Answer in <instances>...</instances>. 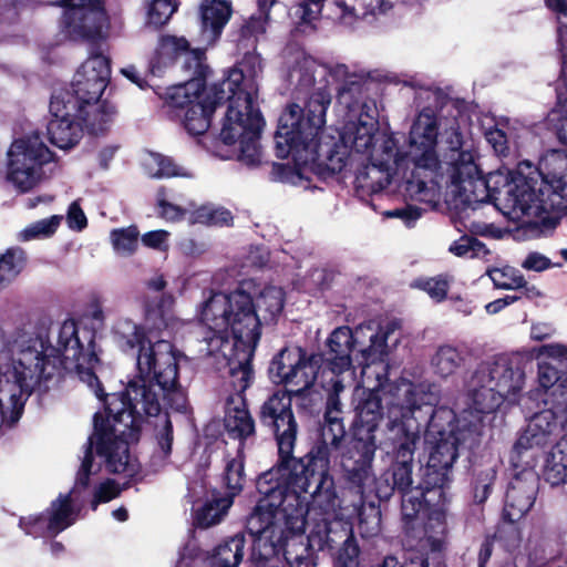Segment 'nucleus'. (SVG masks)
Listing matches in <instances>:
<instances>
[{
	"mask_svg": "<svg viewBox=\"0 0 567 567\" xmlns=\"http://www.w3.org/2000/svg\"><path fill=\"white\" fill-rule=\"evenodd\" d=\"M288 81L299 95L307 99L306 107L289 104L281 113L275 141L279 157L292 156L295 164L278 166L281 182L308 188L310 174L326 177L342 172L353 164L361 165L354 185L362 194H374L394 183L400 193L412 200L409 189L410 171L400 158L399 141L384 134L379 143V130L373 104H359L361 85L348 81L336 87L338 103L349 110L339 138L322 130L331 103V86L347 75V66L329 68L318 63L303 51H297L287 61Z\"/></svg>",
	"mask_w": 567,
	"mask_h": 567,
	"instance_id": "nucleus-1",
	"label": "nucleus"
},
{
	"mask_svg": "<svg viewBox=\"0 0 567 567\" xmlns=\"http://www.w3.org/2000/svg\"><path fill=\"white\" fill-rule=\"evenodd\" d=\"M447 132L449 152L440 161L435 176H420L413 183L408 182L412 200L434 207L441 188L445 187L447 200L456 208L491 199L513 221L547 224L556 218L555 215L565 213V202L551 167L540 165L542 172H538L530 162L524 161L515 171L498 169L483 177L477 154L463 147L460 127L452 126Z\"/></svg>",
	"mask_w": 567,
	"mask_h": 567,
	"instance_id": "nucleus-2",
	"label": "nucleus"
},
{
	"mask_svg": "<svg viewBox=\"0 0 567 567\" xmlns=\"http://www.w3.org/2000/svg\"><path fill=\"white\" fill-rule=\"evenodd\" d=\"M182 354L168 340L142 349L136 357L137 374L124 393L106 394L104 415H94V434L89 437L96 455L112 473L134 477L140 464L131 456L128 441L135 440L144 416H158L163 402L176 412H185L187 398L178 383V361Z\"/></svg>",
	"mask_w": 567,
	"mask_h": 567,
	"instance_id": "nucleus-3",
	"label": "nucleus"
},
{
	"mask_svg": "<svg viewBox=\"0 0 567 567\" xmlns=\"http://www.w3.org/2000/svg\"><path fill=\"white\" fill-rule=\"evenodd\" d=\"M275 472L257 481L262 497L247 519L254 536L252 567H309L310 551L330 547L331 520L340 517V499L328 512L315 504L313 489L274 482Z\"/></svg>",
	"mask_w": 567,
	"mask_h": 567,
	"instance_id": "nucleus-4",
	"label": "nucleus"
},
{
	"mask_svg": "<svg viewBox=\"0 0 567 567\" xmlns=\"http://www.w3.org/2000/svg\"><path fill=\"white\" fill-rule=\"evenodd\" d=\"M383 401L386 405V439L383 443L392 453V465L373 480L370 492L380 501H388L398 491L402 494V515L406 520L413 519L423 511L422 536L432 550H441L446 542L449 528L446 511L443 504L425 506L430 502L427 491L412 487V468L416 443L420 440L417 413L423 406H432L437 395L430 385L414 384L401 380L391 386Z\"/></svg>",
	"mask_w": 567,
	"mask_h": 567,
	"instance_id": "nucleus-5",
	"label": "nucleus"
},
{
	"mask_svg": "<svg viewBox=\"0 0 567 567\" xmlns=\"http://www.w3.org/2000/svg\"><path fill=\"white\" fill-rule=\"evenodd\" d=\"M525 383V374L506 357H496L478 364L466 383L467 408L455 416L452 410L439 409L431 414L425 445L429 451L427 494L442 497L450 482V472L458 456V447H472L478 442L483 416L495 411L504 400L516 401Z\"/></svg>",
	"mask_w": 567,
	"mask_h": 567,
	"instance_id": "nucleus-6",
	"label": "nucleus"
},
{
	"mask_svg": "<svg viewBox=\"0 0 567 567\" xmlns=\"http://www.w3.org/2000/svg\"><path fill=\"white\" fill-rule=\"evenodd\" d=\"M285 306V292L265 287L254 299L241 289L230 293L210 292L197 308V319L205 328L197 343L199 358H212L220 365L236 357L240 364L251 362L261 337V327L274 324Z\"/></svg>",
	"mask_w": 567,
	"mask_h": 567,
	"instance_id": "nucleus-7",
	"label": "nucleus"
},
{
	"mask_svg": "<svg viewBox=\"0 0 567 567\" xmlns=\"http://www.w3.org/2000/svg\"><path fill=\"white\" fill-rule=\"evenodd\" d=\"M395 321L378 323L367 321L354 329L347 326L336 328L327 339L324 358L326 369L320 377L321 386L333 394H340L357 380L354 360L361 368L363 383L370 379V369L375 367L374 389L382 388L386 381L388 357L399 342Z\"/></svg>",
	"mask_w": 567,
	"mask_h": 567,
	"instance_id": "nucleus-8",
	"label": "nucleus"
},
{
	"mask_svg": "<svg viewBox=\"0 0 567 567\" xmlns=\"http://www.w3.org/2000/svg\"><path fill=\"white\" fill-rule=\"evenodd\" d=\"M321 355L308 354L300 347L284 348L270 362L269 377L288 390L275 392L261 406V420L275 429L279 462L293 453L297 423L291 411V394H301L319 378Z\"/></svg>",
	"mask_w": 567,
	"mask_h": 567,
	"instance_id": "nucleus-9",
	"label": "nucleus"
},
{
	"mask_svg": "<svg viewBox=\"0 0 567 567\" xmlns=\"http://www.w3.org/2000/svg\"><path fill=\"white\" fill-rule=\"evenodd\" d=\"M328 392L326 423L321 427L320 440L309 452L307 463L292 455L284 457L275 468L274 482L290 484L301 489L313 487L315 504L331 512L337 506V492L333 477L330 475V455L338 450L344 439V426L333 413L340 412V394Z\"/></svg>",
	"mask_w": 567,
	"mask_h": 567,
	"instance_id": "nucleus-10",
	"label": "nucleus"
},
{
	"mask_svg": "<svg viewBox=\"0 0 567 567\" xmlns=\"http://www.w3.org/2000/svg\"><path fill=\"white\" fill-rule=\"evenodd\" d=\"M228 107L221 123L219 144L214 151L221 159H237L246 166H258L262 162L259 137L264 120L258 100L225 94Z\"/></svg>",
	"mask_w": 567,
	"mask_h": 567,
	"instance_id": "nucleus-11",
	"label": "nucleus"
},
{
	"mask_svg": "<svg viewBox=\"0 0 567 567\" xmlns=\"http://www.w3.org/2000/svg\"><path fill=\"white\" fill-rule=\"evenodd\" d=\"M381 398L369 391L357 405V427L352 447L341 456L347 478L360 488L362 495L373 484L372 464L378 449L374 432L383 419Z\"/></svg>",
	"mask_w": 567,
	"mask_h": 567,
	"instance_id": "nucleus-12",
	"label": "nucleus"
},
{
	"mask_svg": "<svg viewBox=\"0 0 567 567\" xmlns=\"http://www.w3.org/2000/svg\"><path fill=\"white\" fill-rule=\"evenodd\" d=\"M460 127L456 116L443 117L434 110L424 107L412 122L408 136V151H400V158L410 171L405 173L409 182L420 176H435L440 166L437 153L439 136L447 144L450 127Z\"/></svg>",
	"mask_w": 567,
	"mask_h": 567,
	"instance_id": "nucleus-13",
	"label": "nucleus"
},
{
	"mask_svg": "<svg viewBox=\"0 0 567 567\" xmlns=\"http://www.w3.org/2000/svg\"><path fill=\"white\" fill-rule=\"evenodd\" d=\"M53 154L39 134L14 138L7 151L6 181L18 192L27 193L38 185L43 166Z\"/></svg>",
	"mask_w": 567,
	"mask_h": 567,
	"instance_id": "nucleus-14",
	"label": "nucleus"
},
{
	"mask_svg": "<svg viewBox=\"0 0 567 567\" xmlns=\"http://www.w3.org/2000/svg\"><path fill=\"white\" fill-rule=\"evenodd\" d=\"M385 0H303L290 9V17L298 27L313 28L323 14L344 27H352L361 14L384 11Z\"/></svg>",
	"mask_w": 567,
	"mask_h": 567,
	"instance_id": "nucleus-15",
	"label": "nucleus"
},
{
	"mask_svg": "<svg viewBox=\"0 0 567 567\" xmlns=\"http://www.w3.org/2000/svg\"><path fill=\"white\" fill-rule=\"evenodd\" d=\"M208 364L216 370L228 369L229 384L234 391L226 402L225 408V427L229 435L235 439H245L254 433L255 425L250 417L243 398V393L249 386L252 378L250 362L240 364V360L230 355V362L227 365H218L212 358H204Z\"/></svg>",
	"mask_w": 567,
	"mask_h": 567,
	"instance_id": "nucleus-16",
	"label": "nucleus"
},
{
	"mask_svg": "<svg viewBox=\"0 0 567 567\" xmlns=\"http://www.w3.org/2000/svg\"><path fill=\"white\" fill-rule=\"evenodd\" d=\"M101 465L94 461L92 442L86 444L81 467L76 474L73 488L68 494H60L52 501L47 515L50 520V528L53 533L60 534L72 526L79 518V513L84 498L82 489H85L90 483V476L100 471Z\"/></svg>",
	"mask_w": 567,
	"mask_h": 567,
	"instance_id": "nucleus-17",
	"label": "nucleus"
},
{
	"mask_svg": "<svg viewBox=\"0 0 567 567\" xmlns=\"http://www.w3.org/2000/svg\"><path fill=\"white\" fill-rule=\"evenodd\" d=\"M558 42L561 47L567 44V39ZM557 106L549 113V121L556 122L557 136L559 141L567 145V60L564 59L561 65L560 78L557 86ZM544 168L551 167L556 185H559L558 192L563 197L565 213H567V153L551 150L542 158Z\"/></svg>",
	"mask_w": 567,
	"mask_h": 567,
	"instance_id": "nucleus-18",
	"label": "nucleus"
},
{
	"mask_svg": "<svg viewBox=\"0 0 567 567\" xmlns=\"http://www.w3.org/2000/svg\"><path fill=\"white\" fill-rule=\"evenodd\" d=\"M64 7L62 28L72 40H95L106 37L109 19L101 0H61Z\"/></svg>",
	"mask_w": 567,
	"mask_h": 567,
	"instance_id": "nucleus-19",
	"label": "nucleus"
},
{
	"mask_svg": "<svg viewBox=\"0 0 567 567\" xmlns=\"http://www.w3.org/2000/svg\"><path fill=\"white\" fill-rule=\"evenodd\" d=\"M111 76L109 59L101 52H92L74 74L70 89L59 92H70L72 101L80 111L86 105L101 100Z\"/></svg>",
	"mask_w": 567,
	"mask_h": 567,
	"instance_id": "nucleus-20",
	"label": "nucleus"
},
{
	"mask_svg": "<svg viewBox=\"0 0 567 567\" xmlns=\"http://www.w3.org/2000/svg\"><path fill=\"white\" fill-rule=\"evenodd\" d=\"M52 115L48 125L50 141L59 148L73 147L82 137L83 124L70 92H54L50 102Z\"/></svg>",
	"mask_w": 567,
	"mask_h": 567,
	"instance_id": "nucleus-21",
	"label": "nucleus"
},
{
	"mask_svg": "<svg viewBox=\"0 0 567 567\" xmlns=\"http://www.w3.org/2000/svg\"><path fill=\"white\" fill-rule=\"evenodd\" d=\"M262 70V61L258 53H246L236 68L231 69L226 79L210 85L208 94H234L258 100V76ZM209 97V95H207Z\"/></svg>",
	"mask_w": 567,
	"mask_h": 567,
	"instance_id": "nucleus-22",
	"label": "nucleus"
},
{
	"mask_svg": "<svg viewBox=\"0 0 567 567\" xmlns=\"http://www.w3.org/2000/svg\"><path fill=\"white\" fill-rule=\"evenodd\" d=\"M563 421L567 423V413L559 412L558 409L553 406L534 414L518 437L515 450L520 451L546 445L550 441L558 422Z\"/></svg>",
	"mask_w": 567,
	"mask_h": 567,
	"instance_id": "nucleus-23",
	"label": "nucleus"
},
{
	"mask_svg": "<svg viewBox=\"0 0 567 567\" xmlns=\"http://www.w3.org/2000/svg\"><path fill=\"white\" fill-rule=\"evenodd\" d=\"M538 390L547 396L543 399L545 405L567 413V373L565 375L554 365L540 362L537 369Z\"/></svg>",
	"mask_w": 567,
	"mask_h": 567,
	"instance_id": "nucleus-24",
	"label": "nucleus"
},
{
	"mask_svg": "<svg viewBox=\"0 0 567 567\" xmlns=\"http://www.w3.org/2000/svg\"><path fill=\"white\" fill-rule=\"evenodd\" d=\"M110 336L116 347L124 353L137 349L136 357L142 349L154 347L162 340L155 342L148 340L144 327L127 317H118L112 322Z\"/></svg>",
	"mask_w": 567,
	"mask_h": 567,
	"instance_id": "nucleus-25",
	"label": "nucleus"
},
{
	"mask_svg": "<svg viewBox=\"0 0 567 567\" xmlns=\"http://www.w3.org/2000/svg\"><path fill=\"white\" fill-rule=\"evenodd\" d=\"M158 62L167 64L178 58H184L185 66L199 73L203 64L204 52L200 49H190L184 37L163 35L157 47Z\"/></svg>",
	"mask_w": 567,
	"mask_h": 567,
	"instance_id": "nucleus-26",
	"label": "nucleus"
},
{
	"mask_svg": "<svg viewBox=\"0 0 567 567\" xmlns=\"http://www.w3.org/2000/svg\"><path fill=\"white\" fill-rule=\"evenodd\" d=\"M233 13L229 0H203L200 17L203 38L208 44L214 43L221 34Z\"/></svg>",
	"mask_w": 567,
	"mask_h": 567,
	"instance_id": "nucleus-27",
	"label": "nucleus"
},
{
	"mask_svg": "<svg viewBox=\"0 0 567 567\" xmlns=\"http://www.w3.org/2000/svg\"><path fill=\"white\" fill-rule=\"evenodd\" d=\"M535 498L536 485L533 482L515 478L506 493L504 518L511 523L519 520L529 512Z\"/></svg>",
	"mask_w": 567,
	"mask_h": 567,
	"instance_id": "nucleus-28",
	"label": "nucleus"
},
{
	"mask_svg": "<svg viewBox=\"0 0 567 567\" xmlns=\"http://www.w3.org/2000/svg\"><path fill=\"white\" fill-rule=\"evenodd\" d=\"M210 86L205 90V96L196 105H190L184 114L183 124L190 135L204 134L210 126V117L216 106L224 101L223 94H209Z\"/></svg>",
	"mask_w": 567,
	"mask_h": 567,
	"instance_id": "nucleus-29",
	"label": "nucleus"
},
{
	"mask_svg": "<svg viewBox=\"0 0 567 567\" xmlns=\"http://www.w3.org/2000/svg\"><path fill=\"white\" fill-rule=\"evenodd\" d=\"M245 549V535L235 534L214 547L206 557L207 565L208 567H238L244 559Z\"/></svg>",
	"mask_w": 567,
	"mask_h": 567,
	"instance_id": "nucleus-30",
	"label": "nucleus"
},
{
	"mask_svg": "<svg viewBox=\"0 0 567 567\" xmlns=\"http://www.w3.org/2000/svg\"><path fill=\"white\" fill-rule=\"evenodd\" d=\"M202 79H192L183 84L167 87L164 93H158L165 104L172 109H188L205 96Z\"/></svg>",
	"mask_w": 567,
	"mask_h": 567,
	"instance_id": "nucleus-31",
	"label": "nucleus"
},
{
	"mask_svg": "<svg viewBox=\"0 0 567 567\" xmlns=\"http://www.w3.org/2000/svg\"><path fill=\"white\" fill-rule=\"evenodd\" d=\"M233 505L230 496L214 494L199 507L195 509L194 523L202 528H208L219 524Z\"/></svg>",
	"mask_w": 567,
	"mask_h": 567,
	"instance_id": "nucleus-32",
	"label": "nucleus"
},
{
	"mask_svg": "<svg viewBox=\"0 0 567 567\" xmlns=\"http://www.w3.org/2000/svg\"><path fill=\"white\" fill-rule=\"evenodd\" d=\"M76 112L83 126L93 134L107 130L114 116V107L106 101L101 100L93 102L92 105H86L83 111H80L76 106Z\"/></svg>",
	"mask_w": 567,
	"mask_h": 567,
	"instance_id": "nucleus-33",
	"label": "nucleus"
},
{
	"mask_svg": "<svg viewBox=\"0 0 567 567\" xmlns=\"http://www.w3.org/2000/svg\"><path fill=\"white\" fill-rule=\"evenodd\" d=\"M174 305L173 295L164 293L155 307H148L145 311V320L150 327L158 331H173L178 323L173 311Z\"/></svg>",
	"mask_w": 567,
	"mask_h": 567,
	"instance_id": "nucleus-34",
	"label": "nucleus"
},
{
	"mask_svg": "<svg viewBox=\"0 0 567 567\" xmlns=\"http://www.w3.org/2000/svg\"><path fill=\"white\" fill-rule=\"evenodd\" d=\"M145 173L153 178L193 177V174L183 166L174 163L171 157L158 153H148L143 158Z\"/></svg>",
	"mask_w": 567,
	"mask_h": 567,
	"instance_id": "nucleus-35",
	"label": "nucleus"
},
{
	"mask_svg": "<svg viewBox=\"0 0 567 567\" xmlns=\"http://www.w3.org/2000/svg\"><path fill=\"white\" fill-rule=\"evenodd\" d=\"M545 476L551 485L567 483V434L556 444L548 456Z\"/></svg>",
	"mask_w": 567,
	"mask_h": 567,
	"instance_id": "nucleus-36",
	"label": "nucleus"
},
{
	"mask_svg": "<svg viewBox=\"0 0 567 567\" xmlns=\"http://www.w3.org/2000/svg\"><path fill=\"white\" fill-rule=\"evenodd\" d=\"M27 262L25 252L19 248H9L0 257V290L12 284Z\"/></svg>",
	"mask_w": 567,
	"mask_h": 567,
	"instance_id": "nucleus-37",
	"label": "nucleus"
},
{
	"mask_svg": "<svg viewBox=\"0 0 567 567\" xmlns=\"http://www.w3.org/2000/svg\"><path fill=\"white\" fill-rule=\"evenodd\" d=\"M333 567H363L361 547L352 529L347 530V538L332 554Z\"/></svg>",
	"mask_w": 567,
	"mask_h": 567,
	"instance_id": "nucleus-38",
	"label": "nucleus"
},
{
	"mask_svg": "<svg viewBox=\"0 0 567 567\" xmlns=\"http://www.w3.org/2000/svg\"><path fill=\"white\" fill-rule=\"evenodd\" d=\"M464 363V355L453 346L444 344L437 348L431 364L436 374L446 378L455 373Z\"/></svg>",
	"mask_w": 567,
	"mask_h": 567,
	"instance_id": "nucleus-39",
	"label": "nucleus"
},
{
	"mask_svg": "<svg viewBox=\"0 0 567 567\" xmlns=\"http://www.w3.org/2000/svg\"><path fill=\"white\" fill-rule=\"evenodd\" d=\"M140 231L136 226L114 228L110 231V243L120 257H131L138 248Z\"/></svg>",
	"mask_w": 567,
	"mask_h": 567,
	"instance_id": "nucleus-40",
	"label": "nucleus"
},
{
	"mask_svg": "<svg viewBox=\"0 0 567 567\" xmlns=\"http://www.w3.org/2000/svg\"><path fill=\"white\" fill-rule=\"evenodd\" d=\"M61 221V215H53L49 218L31 223L17 234V240L24 243L50 238L55 234Z\"/></svg>",
	"mask_w": 567,
	"mask_h": 567,
	"instance_id": "nucleus-41",
	"label": "nucleus"
},
{
	"mask_svg": "<svg viewBox=\"0 0 567 567\" xmlns=\"http://www.w3.org/2000/svg\"><path fill=\"white\" fill-rule=\"evenodd\" d=\"M449 251L460 258H477L489 260L492 255L484 243L473 236H462L449 246Z\"/></svg>",
	"mask_w": 567,
	"mask_h": 567,
	"instance_id": "nucleus-42",
	"label": "nucleus"
},
{
	"mask_svg": "<svg viewBox=\"0 0 567 567\" xmlns=\"http://www.w3.org/2000/svg\"><path fill=\"white\" fill-rule=\"evenodd\" d=\"M231 213L224 208L214 205H203L195 208L189 214L188 221L190 224H203L212 226H227L231 223Z\"/></svg>",
	"mask_w": 567,
	"mask_h": 567,
	"instance_id": "nucleus-43",
	"label": "nucleus"
},
{
	"mask_svg": "<svg viewBox=\"0 0 567 567\" xmlns=\"http://www.w3.org/2000/svg\"><path fill=\"white\" fill-rule=\"evenodd\" d=\"M154 426V440L156 443V456L163 461L167 460L172 453L174 441L173 424L168 414H159L156 416Z\"/></svg>",
	"mask_w": 567,
	"mask_h": 567,
	"instance_id": "nucleus-44",
	"label": "nucleus"
},
{
	"mask_svg": "<svg viewBox=\"0 0 567 567\" xmlns=\"http://www.w3.org/2000/svg\"><path fill=\"white\" fill-rule=\"evenodd\" d=\"M487 276L494 286L499 289L514 290L526 285V280L520 272L509 266L489 268L486 270Z\"/></svg>",
	"mask_w": 567,
	"mask_h": 567,
	"instance_id": "nucleus-45",
	"label": "nucleus"
},
{
	"mask_svg": "<svg viewBox=\"0 0 567 567\" xmlns=\"http://www.w3.org/2000/svg\"><path fill=\"white\" fill-rule=\"evenodd\" d=\"M147 23L154 27L164 25L176 11V0H146Z\"/></svg>",
	"mask_w": 567,
	"mask_h": 567,
	"instance_id": "nucleus-46",
	"label": "nucleus"
},
{
	"mask_svg": "<svg viewBox=\"0 0 567 567\" xmlns=\"http://www.w3.org/2000/svg\"><path fill=\"white\" fill-rule=\"evenodd\" d=\"M50 520L47 514H33L21 517L19 526L27 535L33 537H54L56 533L50 528Z\"/></svg>",
	"mask_w": 567,
	"mask_h": 567,
	"instance_id": "nucleus-47",
	"label": "nucleus"
},
{
	"mask_svg": "<svg viewBox=\"0 0 567 567\" xmlns=\"http://www.w3.org/2000/svg\"><path fill=\"white\" fill-rule=\"evenodd\" d=\"M225 482L228 488V494L231 499L243 488L244 482V463L241 458H233L227 462L225 468Z\"/></svg>",
	"mask_w": 567,
	"mask_h": 567,
	"instance_id": "nucleus-48",
	"label": "nucleus"
},
{
	"mask_svg": "<svg viewBox=\"0 0 567 567\" xmlns=\"http://www.w3.org/2000/svg\"><path fill=\"white\" fill-rule=\"evenodd\" d=\"M157 205L159 208V215L168 221L188 220L189 214L195 208H183L174 205L165 199L163 193L157 195Z\"/></svg>",
	"mask_w": 567,
	"mask_h": 567,
	"instance_id": "nucleus-49",
	"label": "nucleus"
},
{
	"mask_svg": "<svg viewBox=\"0 0 567 567\" xmlns=\"http://www.w3.org/2000/svg\"><path fill=\"white\" fill-rule=\"evenodd\" d=\"M121 493V487L115 483L114 480H106L94 489L93 499L91 506L96 509L101 503H107L116 498Z\"/></svg>",
	"mask_w": 567,
	"mask_h": 567,
	"instance_id": "nucleus-50",
	"label": "nucleus"
},
{
	"mask_svg": "<svg viewBox=\"0 0 567 567\" xmlns=\"http://www.w3.org/2000/svg\"><path fill=\"white\" fill-rule=\"evenodd\" d=\"M415 286L424 290L432 299L436 301H441L445 298L449 288L447 281L441 277L420 279L416 281Z\"/></svg>",
	"mask_w": 567,
	"mask_h": 567,
	"instance_id": "nucleus-51",
	"label": "nucleus"
},
{
	"mask_svg": "<svg viewBox=\"0 0 567 567\" xmlns=\"http://www.w3.org/2000/svg\"><path fill=\"white\" fill-rule=\"evenodd\" d=\"M171 234L164 229L147 231L141 236L144 246L158 251H167L169 247Z\"/></svg>",
	"mask_w": 567,
	"mask_h": 567,
	"instance_id": "nucleus-52",
	"label": "nucleus"
},
{
	"mask_svg": "<svg viewBox=\"0 0 567 567\" xmlns=\"http://www.w3.org/2000/svg\"><path fill=\"white\" fill-rule=\"evenodd\" d=\"M485 138L497 155L506 156L508 154V138L503 130L498 127L488 128L485 132Z\"/></svg>",
	"mask_w": 567,
	"mask_h": 567,
	"instance_id": "nucleus-53",
	"label": "nucleus"
},
{
	"mask_svg": "<svg viewBox=\"0 0 567 567\" xmlns=\"http://www.w3.org/2000/svg\"><path fill=\"white\" fill-rule=\"evenodd\" d=\"M528 567H544L549 560L544 542H530L527 548Z\"/></svg>",
	"mask_w": 567,
	"mask_h": 567,
	"instance_id": "nucleus-54",
	"label": "nucleus"
},
{
	"mask_svg": "<svg viewBox=\"0 0 567 567\" xmlns=\"http://www.w3.org/2000/svg\"><path fill=\"white\" fill-rule=\"evenodd\" d=\"M546 6L556 14L560 40L567 39V0H546Z\"/></svg>",
	"mask_w": 567,
	"mask_h": 567,
	"instance_id": "nucleus-55",
	"label": "nucleus"
},
{
	"mask_svg": "<svg viewBox=\"0 0 567 567\" xmlns=\"http://www.w3.org/2000/svg\"><path fill=\"white\" fill-rule=\"evenodd\" d=\"M520 266L523 269L527 271L539 272L549 269L553 266V264L550 259L545 255L537 251H533L525 257V259L520 262Z\"/></svg>",
	"mask_w": 567,
	"mask_h": 567,
	"instance_id": "nucleus-56",
	"label": "nucleus"
},
{
	"mask_svg": "<svg viewBox=\"0 0 567 567\" xmlns=\"http://www.w3.org/2000/svg\"><path fill=\"white\" fill-rule=\"evenodd\" d=\"M422 209L416 206L408 205L403 208H395L385 213L386 217L400 218L406 226L411 227L421 216Z\"/></svg>",
	"mask_w": 567,
	"mask_h": 567,
	"instance_id": "nucleus-57",
	"label": "nucleus"
},
{
	"mask_svg": "<svg viewBox=\"0 0 567 567\" xmlns=\"http://www.w3.org/2000/svg\"><path fill=\"white\" fill-rule=\"evenodd\" d=\"M66 221L68 226L73 230L80 231L86 227V216L76 202H73L70 205L68 209Z\"/></svg>",
	"mask_w": 567,
	"mask_h": 567,
	"instance_id": "nucleus-58",
	"label": "nucleus"
},
{
	"mask_svg": "<svg viewBox=\"0 0 567 567\" xmlns=\"http://www.w3.org/2000/svg\"><path fill=\"white\" fill-rule=\"evenodd\" d=\"M494 480V472L488 471L481 477L474 487V499L477 503H483L489 495L491 485Z\"/></svg>",
	"mask_w": 567,
	"mask_h": 567,
	"instance_id": "nucleus-59",
	"label": "nucleus"
},
{
	"mask_svg": "<svg viewBox=\"0 0 567 567\" xmlns=\"http://www.w3.org/2000/svg\"><path fill=\"white\" fill-rule=\"evenodd\" d=\"M266 31V17L260 13L259 16H252L243 28V34L245 37L257 38Z\"/></svg>",
	"mask_w": 567,
	"mask_h": 567,
	"instance_id": "nucleus-60",
	"label": "nucleus"
},
{
	"mask_svg": "<svg viewBox=\"0 0 567 567\" xmlns=\"http://www.w3.org/2000/svg\"><path fill=\"white\" fill-rule=\"evenodd\" d=\"M537 354L547 357V358H551V359H556V360L567 359V344H563V343L543 344L542 347H539L537 349Z\"/></svg>",
	"mask_w": 567,
	"mask_h": 567,
	"instance_id": "nucleus-61",
	"label": "nucleus"
},
{
	"mask_svg": "<svg viewBox=\"0 0 567 567\" xmlns=\"http://www.w3.org/2000/svg\"><path fill=\"white\" fill-rule=\"evenodd\" d=\"M178 249L183 256L198 257L206 251V246L203 243H197L194 239L186 238L179 241Z\"/></svg>",
	"mask_w": 567,
	"mask_h": 567,
	"instance_id": "nucleus-62",
	"label": "nucleus"
},
{
	"mask_svg": "<svg viewBox=\"0 0 567 567\" xmlns=\"http://www.w3.org/2000/svg\"><path fill=\"white\" fill-rule=\"evenodd\" d=\"M372 515L370 520L363 518V514H360V529L364 536H373L379 532L380 527V513L374 507L371 508Z\"/></svg>",
	"mask_w": 567,
	"mask_h": 567,
	"instance_id": "nucleus-63",
	"label": "nucleus"
},
{
	"mask_svg": "<svg viewBox=\"0 0 567 567\" xmlns=\"http://www.w3.org/2000/svg\"><path fill=\"white\" fill-rule=\"evenodd\" d=\"M198 554L199 548L196 540L189 539L179 553L178 566L188 567L189 564L197 558Z\"/></svg>",
	"mask_w": 567,
	"mask_h": 567,
	"instance_id": "nucleus-64",
	"label": "nucleus"
}]
</instances>
